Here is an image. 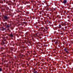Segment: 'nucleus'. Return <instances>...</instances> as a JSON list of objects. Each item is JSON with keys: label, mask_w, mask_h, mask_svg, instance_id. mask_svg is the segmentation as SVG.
<instances>
[{"label": "nucleus", "mask_w": 73, "mask_h": 73, "mask_svg": "<svg viewBox=\"0 0 73 73\" xmlns=\"http://www.w3.org/2000/svg\"><path fill=\"white\" fill-rule=\"evenodd\" d=\"M65 13H66V11H65Z\"/></svg>", "instance_id": "48"}, {"label": "nucleus", "mask_w": 73, "mask_h": 73, "mask_svg": "<svg viewBox=\"0 0 73 73\" xmlns=\"http://www.w3.org/2000/svg\"><path fill=\"white\" fill-rule=\"evenodd\" d=\"M3 71V69H2V68H0V72H1Z\"/></svg>", "instance_id": "17"}, {"label": "nucleus", "mask_w": 73, "mask_h": 73, "mask_svg": "<svg viewBox=\"0 0 73 73\" xmlns=\"http://www.w3.org/2000/svg\"><path fill=\"white\" fill-rule=\"evenodd\" d=\"M45 28H46V29H48V27H45Z\"/></svg>", "instance_id": "24"}, {"label": "nucleus", "mask_w": 73, "mask_h": 73, "mask_svg": "<svg viewBox=\"0 0 73 73\" xmlns=\"http://www.w3.org/2000/svg\"><path fill=\"white\" fill-rule=\"evenodd\" d=\"M63 11H64V10L62 9V12L63 13Z\"/></svg>", "instance_id": "26"}, {"label": "nucleus", "mask_w": 73, "mask_h": 73, "mask_svg": "<svg viewBox=\"0 0 73 73\" xmlns=\"http://www.w3.org/2000/svg\"><path fill=\"white\" fill-rule=\"evenodd\" d=\"M10 50L11 51V52H12L13 50V48H10Z\"/></svg>", "instance_id": "14"}, {"label": "nucleus", "mask_w": 73, "mask_h": 73, "mask_svg": "<svg viewBox=\"0 0 73 73\" xmlns=\"http://www.w3.org/2000/svg\"><path fill=\"white\" fill-rule=\"evenodd\" d=\"M63 25L64 26H65V25H66V24H65V23H63Z\"/></svg>", "instance_id": "20"}, {"label": "nucleus", "mask_w": 73, "mask_h": 73, "mask_svg": "<svg viewBox=\"0 0 73 73\" xmlns=\"http://www.w3.org/2000/svg\"><path fill=\"white\" fill-rule=\"evenodd\" d=\"M71 15H72V14H71Z\"/></svg>", "instance_id": "47"}, {"label": "nucleus", "mask_w": 73, "mask_h": 73, "mask_svg": "<svg viewBox=\"0 0 73 73\" xmlns=\"http://www.w3.org/2000/svg\"><path fill=\"white\" fill-rule=\"evenodd\" d=\"M24 24H25V22H23Z\"/></svg>", "instance_id": "44"}, {"label": "nucleus", "mask_w": 73, "mask_h": 73, "mask_svg": "<svg viewBox=\"0 0 73 73\" xmlns=\"http://www.w3.org/2000/svg\"><path fill=\"white\" fill-rule=\"evenodd\" d=\"M12 5L13 6H16V3H12Z\"/></svg>", "instance_id": "7"}, {"label": "nucleus", "mask_w": 73, "mask_h": 73, "mask_svg": "<svg viewBox=\"0 0 73 73\" xmlns=\"http://www.w3.org/2000/svg\"><path fill=\"white\" fill-rule=\"evenodd\" d=\"M5 30V29L4 28V27H3L2 29V31H4Z\"/></svg>", "instance_id": "8"}, {"label": "nucleus", "mask_w": 73, "mask_h": 73, "mask_svg": "<svg viewBox=\"0 0 73 73\" xmlns=\"http://www.w3.org/2000/svg\"><path fill=\"white\" fill-rule=\"evenodd\" d=\"M67 0H64L62 2V3H63V4L66 5V3H67Z\"/></svg>", "instance_id": "2"}, {"label": "nucleus", "mask_w": 73, "mask_h": 73, "mask_svg": "<svg viewBox=\"0 0 73 73\" xmlns=\"http://www.w3.org/2000/svg\"><path fill=\"white\" fill-rule=\"evenodd\" d=\"M41 20H43V18H41Z\"/></svg>", "instance_id": "30"}, {"label": "nucleus", "mask_w": 73, "mask_h": 73, "mask_svg": "<svg viewBox=\"0 0 73 73\" xmlns=\"http://www.w3.org/2000/svg\"><path fill=\"white\" fill-rule=\"evenodd\" d=\"M4 18L6 21H7V20L8 19V17L6 15L4 16Z\"/></svg>", "instance_id": "3"}, {"label": "nucleus", "mask_w": 73, "mask_h": 73, "mask_svg": "<svg viewBox=\"0 0 73 73\" xmlns=\"http://www.w3.org/2000/svg\"><path fill=\"white\" fill-rule=\"evenodd\" d=\"M4 41H3L1 44V45H4L5 44H7V43H8V42L7 41H6L5 43V42H4V41H6V39H4Z\"/></svg>", "instance_id": "1"}, {"label": "nucleus", "mask_w": 73, "mask_h": 73, "mask_svg": "<svg viewBox=\"0 0 73 73\" xmlns=\"http://www.w3.org/2000/svg\"><path fill=\"white\" fill-rule=\"evenodd\" d=\"M67 17V18H70V16H68Z\"/></svg>", "instance_id": "21"}, {"label": "nucleus", "mask_w": 73, "mask_h": 73, "mask_svg": "<svg viewBox=\"0 0 73 73\" xmlns=\"http://www.w3.org/2000/svg\"><path fill=\"white\" fill-rule=\"evenodd\" d=\"M6 0L7 1V0Z\"/></svg>", "instance_id": "52"}, {"label": "nucleus", "mask_w": 73, "mask_h": 73, "mask_svg": "<svg viewBox=\"0 0 73 73\" xmlns=\"http://www.w3.org/2000/svg\"><path fill=\"white\" fill-rule=\"evenodd\" d=\"M59 28H62V27H61V26L60 25H59Z\"/></svg>", "instance_id": "15"}, {"label": "nucleus", "mask_w": 73, "mask_h": 73, "mask_svg": "<svg viewBox=\"0 0 73 73\" xmlns=\"http://www.w3.org/2000/svg\"><path fill=\"white\" fill-rule=\"evenodd\" d=\"M5 47V46H6V45H3Z\"/></svg>", "instance_id": "31"}, {"label": "nucleus", "mask_w": 73, "mask_h": 73, "mask_svg": "<svg viewBox=\"0 0 73 73\" xmlns=\"http://www.w3.org/2000/svg\"><path fill=\"white\" fill-rule=\"evenodd\" d=\"M41 30H42L43 29V28H42V27H41Z\"/></svg>", "instance_id": "22"}, {"label": "nucleus", "mask_w": 73, "mask_h": 73, "mask_svg": "<svg viewBox=\"0 0 73 73\" xmlns=\"http://www.w3.org/2000/svg\"><path fill=\"white\" fill-rule=\"evenodd\" d=\"M67 65H68V64H67Z\"/></svg>", "instance_id": "53"}, {"label": "nucleus", "mask_w": 73, "mask_h": 73, "mask_svg": "<svg viewBox=\"0 0 73 73\" xmlns=\"http://www.w3.org/2000/svg\"><path fill=\"white\" fill-rule=\"evenodd\" d=\"M43 32H44V30H43Z\"/></svg>", "instance_id": "51"}, {"label": "nucleus", "mask_w": 73, "mask_h": 73, "mask_svg": "<svg viewBox=\"0 0 73 73\" xmlns=\"http://www.w3.org/2000/svg\"><path fill=\"white\" fill-rule=\"evenodd\" d=\"M66 4H67V6H69V3H66Z\"/></svg>", "instance_id": "18"}, {"label": "nucleus", "mask_w": 73, "mask_h": 73, "mask_svg": "<svg viewBox=\"0 0 73 73\" xmlns=\"http://www.w3.org/2000/svg\"><path fill=\"white\" fill-rule=\"evenodd\" d=\"M54 69L55 70H56V68H54Z\"/></svg>", "instance_id": "45"}, {"label": "nucleus", "mask_w": 73, "mask_h": 73, "mask_svg": "<svg viewBox=\"0 0 73 73\" xmlns=\"http://www.w3.org/2000/svg\"><path fill=\"white\" fill-rule=\"evenodd\" d=\"M7 23H5V28H9V25H7Z\"/></svg>", "instance_id": "5"}, {"label": "nucleus", "mask_w": 73, "mask_h": 73, "mask_svg": "<svg viewBox=\"0 0 73 73\" xmlns=\"http://www.w3.org/2000/svg\"><path fill=\"white\" fill-rule=\"evenodd\" d=\"M58 42H55V43L56 44H57Z\"/></svg>", "instance_id": "29"}, {"label": "nucleus", "mask_w": 73, "mask_h": 73, "mask_svg": "<svg viewBox=\"0 0 73 73\" xmlns=\"http://www.w3.org/2000/svg\"><path fill=\"white\" fill-rule=\"evenodd\" d=\"M64 50V51L66 52V51H67V48H65Z\"/></svg>", "instance_id": "12"}, {"label": "nucleus", "mask_w": 73, "mask_h": 73, "mask_svg": "<svg viewBox=\"0 0 73 73\" xmlns=\"http://www.w3.org/2000/svg\"><path fill=\"white\" fill-rule=\"evenodd\" d=\"M72 4H73V2H72Z\"/></svg>", "instance_id": "39"}, {"label": "nucleus", "mask_w": 73, "mask_h": 73, "mask_svg": "<svg viewBox=\"0 0 73 73\" xmlns=\"http://www.w3.org/2000/svg\"><path fill=\"white\" fill-rule=\"evenodd\" d=\"M61 35H63V34L62 33H61Z\"/></svg>", "instance_id": "34"}, {"label": "nucleus", "mask_w": 73, "mask_h": 73, "mask_svg": "<svg viewBox=\"0 0 73 73\" xmlns=\"http://www.w3.org/2000/svg\"><path fill=\"white\" fill-rule=\"evenodd\" d=\"M36 70L35 69H34V71L33 72L34 73H35V72H36V70Z\"/></svg>", "instance_id": "16"}, {"label": "nucleus", "mask_w": 73, "mask_h": 73, "mask_svg": "<svg viewBox=\"0 0 73 73\" xmlns=\"http://www.w3.org/2000/svg\"><path fill=\"white\" fill-rule=\"evenodd\" d=\"M49 60H51V59L50 58H49Z\"/></svg>", "instance_id": "37"}, {"label": "nucleus", "mask_w": 73, "mask_h": 73, "mask_svg": "<svg viewBox=\"0 0 73 73\" xmlns=\"http://www.w3.org/2000/svg\"><path fill=\"white\" fill-rule=\"evenodd\" d=\"M61 25H62V26H64L63 24H61Z\"/></svg>", "instance_id": "28"}, {"label": "nucleus", "mask_w": 73, "mask_h": 73, "mask_svg": "<svg viewBox=\"0 0 73 73\" xmlns=\"http://www.w3.org/2000/svg\"><path fill=\"white\" fill-rule=\"evenodd\" d=\"M60 46V45H58V46H59V47Z\"/></svg>", "instance_id": "40"}, {"label": "nucleus", "mask_w": 73, "mask_h": 73, "mask_svg": "<svg viewBox=\"0 0 73 73\" xmlns=\"http://www.w3.org/2000/svg\"><path fill=\"white\" fill-rule=\"evenodd\" d=\"M11 44L13 45V41H12L11 42Z\"/></svg>", "instance_id": "13"}, {"label": "nucleus", "mask_w": 73, "mask_h": 73, "mask_svg": "<svg viewBox=\"0 0 73 73\" xmlns=\"http://www.w3.org/2000/svg\"><path fill=\"white\" fill-rule=\"evenodd\" d=\"M0 3L1 4H3V1L1 0H0Z\"/></svg>", "instance_id": "9"}, {"label": "nucleus", "mask_w": 73, "mask_h": 73, "mask_svg": "<svg viewBox=\"0 0 73 73\" xmlns=\"http://www.w3.org/2000/svg\"><path fill=\"white\" fill-rule=\"evenodd\" d=\"M37 73V71H35V73Z\"/></svg>", "instance_id": "32"}, {"label": "nucleus", "mask_w": 73, "mask_h": 73, "mask_svg": "<svg viewBox=\"0 0 73 73\" xmlns=\"http://www.w3.org/2000/svg\"><path fill=\"white\" fill-rule=\"evenodd\" d=\"M18 19L19 20L22 21V18H21V16H20V15H18Z\"/></svg>", "instance_id": "4"}, {"label": "nucleus", "mask_w": 73, "mask_h": 73, "mask_svg": "<svg viewBox=\"0 0 73 73\" xmlns=\"http://www.w3.org/2000/svg\"><path fill=\"white\" fill-rule=\"evenodd\" d=\"M62 8H63V9L64 8V6H62Z\"/></svg>", "instance_id": "33"}, {"label": "nucleus", "mask_w": 73, "mask_h": 73, "mask_svg": "<svg viewBox=\"0 0 73 73\" xmlns=\"http://www.w3.org/2000/svg\"><path fill=\"white\" fill-rule=\"evenodd\" d=\"M60 32H62V30H61Z\"/></svg>", "instance_id": "35"}, {"label": "nucleus", "mask_w": 73, "mask_h": 73, "mask_svg": "<svg viewBox=\"0 0 73 73\" xmlns=\"http://www.w3.org/2000/svg\"><path fill=\"white\" fill-rule=\"evenodd\" d=\"M1 10L3 12H4V10H5V9H4L1 8Z\"/></svg>", "instance_id": "10"}, {"label": "nucleus", "mask_w": 73, "mask_h": 73, "mask_svg": "<svg viewBox=\"0 0 73 73\" xmlns=\"http://www.w3.org/2000/svg\"><path fill=\"white\" fill-rule=\"evenodd\" d=\"M49 23H50V24H51V23L50 22H49Z\"/></svg>", "instance_id": "43"}, {"label": "nucleus", "mask_w": 73, "mask_h": 73, "mask_svg": "<svg viewBox=\"0 0 73 73\" xmlns=\"http://www.w3.org/2000/svg\"><path fill=\"white\" fill-rule=\"evenodd\" d=\"M55 10V8H54V10Z\"/></svg>", "instance_id": "42"}, {"label": "nucleus", "mask_w": 73, "mask_h": 73, "mask_svg": "<svg viewBox=\"0 0 73 73\" xmlns=\"http://www.w3.org/2000/svg\"><path fill=\"white\" fill-rule=\"evenodd\" d=\"M70 73H71V72H70Z\"/></svg>", "instance_id": "54"}, {"label": "nucleus", "mask_w": 73, "mask_h": 73, "mask_svg": "<svg viewBox=\"0 0 73 73\" xmlns=\"http://www.w3.org/2000/svg\"><path fill=\"white\" fill-rule=\"evenodd\" d=\"M8 67V66H6V68H7Z\"/></svg>", "instance_id": "38"}, {"label": "nucleus", "mask_w": 73, "mask_h": 73, "mask_svg": "<svg viewBox=\"0 0 73 73\" xmlns=\"http://www.w3.org/2000/svg\"><path fill=\"white\" fill-rule=\"evenodd\" d=\"M8 5H11V4H10V3H9V4H8Z\"/></svg>", "instance_id": "36"}, {"label": "nucleus", "mask_w": 73, "mask_h": 73, "mask_svg": "<svg viewBox=\"0 0 73 73\" xmlns=\"http://www.w3.org/2000/svg\"><path fill=\"white\" fill-rule=\"evenodd\" d=\"M11 33L9 35L11 37H13V35H12V33L11 32Z\"/></svg>", "instance_id": "6"}, {"label": "nucleus", "mask_w": 73, "mask_h": 73, "mask_svg": "<svg viewBox=\"0 0 73 73\" xmlns=\"http://www.w3.org/2000/svg\"><path fill=\"white\" fill-rule=\"evenodd\" d=\"M8 31H9V32H11V30H9V29H8Z\"/></svg>", "instance_id": "19"}, {"label": "nucleus", "mask_w": 73, "mask_h": 73, "mask_svg": "<svg viewBox=\"0 0 73 73\" xmlns=\"http://www.w3.org/2000/svg\"><path fill=\"white\" fill-rule=\"evenodd\" d=\"M61 15H62V14H61Z\"/></svg>", "instance_id": "49"}, {"label": "nucleus", "mask_w": 73, "mask_h": 73, "mask_svg": "<svg viewBox=\"0 0 73 73\" xmlns=\"http://www.w3.org/2000/svg\"><path fill=\"white\" fill-rule=\"evenodd\" d=\"M15 6H13V8H15Z\"/></svg>", "instance_id": "27"}, {"label": "nucleus", "mask_w": 73, "mask_h": 73, "mask_svg": "<svg viewBox=\"0 0 73 73\" xmlns=\"http://www.w3.org/2000/svg\"><path fill=\"white\" fill-rule=\"evenodd\" d=\"M6 3H7V2H6Z\"/></svg>", "instance_id": "50"}, {"label": "nucleus", "mask_w": 73, "mask_h": 73, "mask_svg": "<svg viewBox=\"0 0 73 73\" xmlns=\"http://www.w3.org/2000/svg\"><path fill=\"white\" fill-rule=\"evenodd\" d=\"M41 22H42V23H43V22L42 21H41Z\"/></svg>", "instance_id": "46"}, {"label": "nucleus", "mask_w": 73, "mask_h": 73, "mask_svg": "<svg viewBox=\"0 0 73 73\" xmlns=\"http://www.w3.org/2000/svg\"><path fill=\"white\" fill-rule=\"evenodd\" d=\"M3 2L4 3H5V0H3Z\"/></svg>", "instance_id": "23"}, {"label": "nucleus", "mask_w": 73, "mask_h": 73, "mask_svg": "<svg viewBox=\"0 0 73 73\" xmlns=\"http://www.w3.org/2000/svg\"><path fill=\"white\" fill-rule=\"evenodd\" d=\"M66 53H69V52H68V51H66Z\"/></svg>", "instance_id": "25"}, {"label": "nucleus", "mask_w": 73, "mask_h": 73, "mask_svg": "<svg viewBox=\"0 0 73 73\" xmlns=\"http://www.w3.org/2000/svg\"><path fill=\"white\" fill-rule=\"evenodd\" d=\"M6 9L7 10H8V9H9V7H6Z\"/></svg>", "instance_id": "11"}, {"label": "nucleus", "mask_w": 73, "mask_h": 73, "mask_svg": "<svg viewBox=\"0 0 73 73\" xmlns=\"http://www.w3.org/2000/svg\"><path fill=\"white\" fill-rule=\"evenodd\" d=\"M49 9V7H47V9Z\"/></svg>", "instance_id": "41"}]
</instances>
